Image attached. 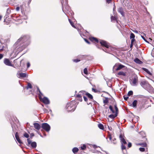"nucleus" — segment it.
I'll list each match as a JSON object with an SVG mask.
<instances>
[{
  "label": "nucleus",
  "mask_w": 154,
  "mask_h": 154,
  "mask_svg": "<svg viewBox=\"0 0 154 154\" xmlns=\"http://www.w3.org/2000/svg\"><path fill=\"white\" fill-rule=\"evenodd\" d=\"M105 51H106V52H108V51H107V50H106Z\"/></svg>",
  "instance_id": "obj_61"
},
{
  "label": "nucleus",
  "mask_w": 154,
  "mask_h": 154,
  "mask_svg": "<svg viewBox=\"0 0 154 154\" xmlns=\"http://www.w3.org/2000/svg\"><path fill=\"white\" fill-rule=\"evenodd\" d=\"M139 133L143 137H145V134L144 131H141Z\"/></svg>",
  "instance_id": "obj_26"
},
{
  "label": "nucleus",
  "mask_w": 154,
  "mask_h": 154,
  "mask_svg": "<svg viewBox=\"0 0 154 154\" xmlns=\"http://www.w3.org/2000/svg\"><path fill=\"white\" fill-rule=\"evenodd\" d=\"M137 100H134L132 104H131L130 105L131 106H132L134 108H136L137 107Z\"/></svg>",
  "instance_id": "obj_15"
},
{
  "label": "nucleus",
  "mask_w": 154,
  "mask_h": 154,
  "mask_svg": "<svg viewBox=\"0 0 154 154\" xmlns=\"http://www.w3.org/2000/svg\"><path fill=\"white\" fill-rule=\"evenodd\" d=\"M114 106L116 110L115 111L113 109L112 107V106H110L109 107V109L112 111V113H116V114L114 115L111 114L109 116V117L112 119H113L117 116V113L118 111V109L116 105V104L114 105Z\"/></svg>",
  "instance_id": "obj_4"
},
{
  "label": "nucleus",
  "mask_w": 154,
  "mask_h": 154,
  "mask_svg": "<svg viewBox=\"0 0 154 154\" xmlns=\"http://www.w3.org/2000/svg\"><path fill=\"white\" fill-rule=\"evenodd\" d=\"M2 18V17L0 15V20Z\"/></svg>",
  "instance_id": "obj_58"
},
{
  "label": "nucleus",
  "mask_w": 154,
  "mask_h": 154,
  "mask_svg": "<svg viewBox=\"0 0 154 154\" xmlns=\"http://www.w3.org/2000/svg\"><path fill=\"white\" fill-rule=\"evenodd\" d=\"M115 9H116V7L115 6H114V7L113 8V11H114V10H115Z\"/></svg>",
  "instance_id": "obj_56"
},
{
  "label": "nucleus",
  "mask_w": 154,
  "mask_h": 154,
  "mask_svg": "<svg viewBox=\"0 0 154 154\" xmlns=\"http://www.w3.org/2000/svg\"><path fill=\"white\" fill-rule=\"evenodd\" d=\"M100 43L102 46H104L107 48H108L110 47L109 44L104 41L100 40Z\"/></svg>",
  "instance_id": "obj_7"
},
{
  "label": "nucleus",
  "mask_w": 154,
  "mask_h": 154,
  "mask_svg": "<svg viewBox=\"0 0 154 154\" xmlns=\"http://www.w3.org/2000/svg\"><path fill=\"white\" fill-rule=\"evenodd\" d=\"M112 0H106V2L108 4Z\"/></svg>",
  "instance_id": "obj_45"
},
{
  "label": "nucleus",
  "mask_w": 154,
  "mask_h": 154,
  "mask_svg": "<svg viewBox=\"0 0 154 154\" xmlns=\"http://www.w3.org/2000/svg\"><path fill=\"white\" fill-rule=\"evenodd\" d=\"M50 111L51 112V110H50Z\"/></svg>",
  "instance_id": "obj_63"
},
{
  "label": "nucleus",
  "mask_w": 154,
  "mask_h": 154,
  "mask_svg": "<svg viewBox=\"0 0 154 154\" xmlns=\"http://www.w3.org/2000/svg\"><path fill=\"white\" fill-rule=\"evenodd\" d=\"M84 72L85 74H88V70L86 68H85L84 69Z\"/></svg>",
  "instance_id": "obj_33"
},
{
  "label": "nucleus",
  "mask_w": 154,
  "mask_h": 154,
  "mask_svg": "<svg viewBox=\"0 0 154 154\" xmlns=\"http://www.w3.org/2000/svg\"><path fill=\"white\" fill-rule=\"evenodd\" d=\"M141 37L146 42H148L145 39V38L143 36L141 35Z\"/></svg>",
  "instance_id": "obj_44"
},
{
  "label": "nucleus",
  "mask_w": 154,
  "mask_h": 154,
  "mask_svg": "<svg viewBox=\"0 0 154 154\" xmlns=\"http://www.w3.org/2000/svg\"><path fill=\"white\" fill-rule=\"evenodd\" d=\"M23 136L24 137L27 138H28L29 137V135L26 133H25L24 134Z\"/></svg>",
  "instance_id": "obj_32"
},
{
  "label": "nucleus",
  "mask_w": 154,
  "mask_h": 154,
  "mask_svg": "<svg viewBox=\"0 0 154 154\" xmlns=\"http://www.w3.org/2000/svg\"><path fill=\"white\" fill-rule=\"evenodd\" d=\"M84 40L86 42H87L88 44H90V43H89V41L88 40H87V39H85V38L84 39Z\"/></svg>",
  "instance_id": "obj_46"
},
{
  "label": "nucleus",
  "mask_w": 154,
  "mask_h": 154,
  "mask_svg": "<svg viewBox=\"0 0 154 154\" xmlns=\"http://www.w3.org/2000/svg\"><path fill=\"white\" fill-rule=\"evenodd\" d=\"M135 37V35H134L133 33H131L130 34V38L131 39H132V38H134Z\"/></svg>",
  "instance_id": "obj_30"
},
{
  "label": "nucleus",
  "mask_w": 154,
  "mask_h": 154,
  "mask_svg": "<svg viewBox=\"0 0 154 154\" xmlns=\"http://www.w3.org/2000/svg\"><path fill=\"white\" fill-rule=\"evenodd\" d=\"M3 57V55L0 54V60Z\"/></svg>",
  "instance_id": "obj_48"
},
{
  "label": "nucleus",
  "mask_w": 154,
  "mask_h": 154,
  "mask_svg": "<svg viewBox=\"0 0 154 154\" xmlns=\"http://www.w3.org/2000/svg\"><path fill=\"white\" fill-rule=\"evenodd\" d=\"M119 138L121 140V142H122V144L124 143L126 144L127 143V142L125 140V139L124 138L122 134H120L119 135Z\"/></svg>",
  "instance_id": "obj_10"
},
{
  "label": "nucleus",
  "mask_w": 154,
  "mask_h": 154,
  "mask_svg": "<svg viewBox=\"0 0 154 154\" xmlns=\"http://www.w3.org/2000/svg\"><path fill=\"white\" fill-rule=\"evenodd\" d=\"M133 44H132L131 43V45H130L131 48L133 46Z\"/></svg>",
  "instance_id": "obj_54"
},
{
  "label": "nucleus",
  "mask_w": 154,
  "mask_h": 154,
  "mask_svg": "<svg viewBox=\"0 0 154 154\" xmlns=\"http://www.w3.org/2000/svg\"><path fill=\"white\" fill-rule=\"evenodd\" d=\"M75 102L73 101H71L68 103L66 106L68 112H73L75 108V106L74 105Z\"/></svg>",
  "instance_id": "obj_2"
},
{
  "label": "nucleus",
  "mask_w": 154,
  "mask_h": 154,
  "mask_svg": "<svg viewBox=\"0 0 154 154\" xmlns=\"http://www.w3.org/2000/svg\"><path fill=\"white\" fill-rule=\"evenodd\" d=\"M131 143H129L128 144V147L130 148L131 146Z\"/></svg>",
  "instance_id": "obj_42"
},
{
  "label": "nucleus",
  "mask_w": 154,
  "mask_h": 154,
  "mask_svg": "<svg viewBox=\"0 0 154 154\" xmlns=\"http://www.w3.org/2000/svg\"><path fill=\"white\" fill-rule=\"evenodd\" d=\"M150 93H154V89L149 84V86L147 87L146 88H145Z\"/></svg>",
  "instance_id": "obj_8"
},
{
  "label": "nucleus",
  "mask_w": 154,
  "mask_h": 154,
  "mask_svg": "<svg viewBox=\"0 0 154 154\" xmlns=\"http://www.w3.org/2000/svg\"><path fill=\"white\" fill-rule=\"evenodd\" d=\"M3 50V47H2V48H0V52H1Z\"/></svg>",
  "instance_id": "obj_49"
},
{
  "label": "nucleus",
  "mask_w": 154,
  "mask_h": 154,
  "mask_svg": "<svg viewBox=\"0 0 154 154\" xmlns=\"http://www.w3.org/2000/svg\"><path fill=\"white\" fill-rule=\"evenodd\" d=\"M79 150L78 149L77 147H75L73 148L72 150V152L73 153H75L77 152Z\"/></svg>",
  "instance_id": "obj_23"
},
{
  "label": "nucleus",
  "mask_w": 154,
  "mask_h": 154,
  "mask_svg": "<svg viewBox=\"0 0 154 154\" xmlns=\"http://www.w3.org/2000/svg\"><path fill=\"white\" fill-rule=\"evenodd\" d=\"M124 67H125L123 65L121 64H120L118 66L117 68L116 69V70H119L121 69L122 68H123Z\"/></svg>",
  "instance_id": "obj_17"
},
{
  "label": "nucleus",
  "mask_w": 154,
  "mask_h": 154,
  "mask_svg": "<svg viewBox=\"0 0 154 154\" xmlns=\"http://www.w3.org/2000/svg\"><path fill=\"white\" fill-rule=\"evenodd\" d=\"M90 39L91 41H95V42H98V40L96 38H95L94 37H91L90 38Z\"/></svg>",
  "instance_id": "obj_18"
},
{
  "label": "nucleus",
  "mask_w": 154,
  "mask_h": 154,
  "mask_svg": "<svg viewBox=\"0 0 154 154\" xmlns=\"http://www.w3.org/2000/svg\"><path fill=\"white\" fill-rule=\"evenodd\" d=\"M83 98L84 100L86 101L88 100L87 98L85 96H83Z\"/></svg>",
  "instance_id": "obj_43"
},
{
  "label": "nucleus",
  "mask_w": 154,
  "mask_h": 154,
  "mask_svg": "<svg viewBox=\"0 0 154 154\" xmlns=\"http://www.w3.org/2000/svg\"><path fill=\"white\" fill-rule=\"evenodd\" d=\"M20 9V7H17L16 8V10L17 11H19Z\"/></svg>",
  "instance_id": "obj_47"
},
{
  "label": "nucleus",
  "mask_w": 154,
  "mask_h": 154,
  "mask_svg": "<svg viewBox=\"0 0 154 154\" xmlns=\"http://www.w3.org/2000/svg\"><path fill=\"white\" fill-rule=\"evenodd\" d=\"M92 90H93L94 91H95V90L94 89V88H92Z\"/></svg>",
  "instance_id": "obj_60"
},
{
  "label": "nucleus",
  "mask_w": 154,
  "mask_h": 154,
  "mask_svg": "<svg viewBox=\"0 0 154 154\" xmlns=\"http://www.w3.org/2000/svg\"><path fill=\"white\" fill-rule=\"evenodd\" d=\"M73 61L75 62H77L80 61V60L78 59H74L73 60Z\"/></svg>",
  "instance_id": "obj_38"
},
{
  "label": "nucleus",
  "mask_w": 154,
  "mask_h": 154,
  "mask_svg": "<svg viewBox=\"0 0 154 154\" xmlns=\"http://www.w3.org/2000/svg\"><path fill=\"white\" fill-rule=\"evenodd\" d=\"M111 21L112 22H115L116 20V19L115 17L111 16Z\"/></svg>",
  "instance_id": "obj_21"
},
{
  "label": "nucleus",
  "mask_w": 154,
  "mask_h": 154,
  "mask_svg": "<svg viewBox=\"0 0 154 154\" xmlns=\"http://www.w3.org/2000/svg\"><path fill=\"white\" fill-rule=\"evenodd\" d=\"M82 149L84 150L86 148V146L84 144L83 146H81V147Z\"/></svg>",
  "instance_id": "obj_34"
},
{
  "label": "nucleus",
  "mask_w": 154,
  "mask_h": 154,
  "mask_svg": "<svg viewBox=\"0 0 154 154\" xmlns=\"http://www.w3.org/2000/svg\"><path fill=\"white\" fill-rule=\"evenodd\" d=\"M69 20L71 26L74 28H75V27L73 25V22H72L69 19Z\"/></svg>",
  "instance_id": "obj_28"
},
{
  "label": "nucleus",
  "mask_w": 154,
  "mask_h": 154,
  "mask_svg": "<svg viewBox=\"0 0 154 154\" xmlns=\"http://www.w3.org/2000/svg\"><path fill=\"white\" fill-rule=\"evenodd\" d=\"M33 125L35 128L37 130H39L41 128L40 125L37 123H35L33 124Z\"/></svg>",
  "instance_id": "obj_13"
},
{
  "label": "nucleus",
  "mask_w": 154,
  "mask_h": 154,
  "mask_svg": "<svg viewBox=\"0 0 154 154\" xmlns=\"http://www.w3.org/2000/svg\"><path fill=\"white\" fill-rule=\"evenodd\" d=\"M115 66H114L113 67V68H115Z\"/></svg>",
  "instance_id": "obj_62"
},
{
  "label": "nucleus",
  "mask_w": 154,
  "mask_h": 154,
  "mask_svg": "<svg viewBox=\"0 0 154 154\" xmlns=\"http://www.w3.org/2000/svg\"><path fill=\"white\" fill-rule=\"evenodd\" d=\"M137 145H140L143 147H146V144L145 143H141L137 144Z\"/></svg>",
  "instance_id": "obj_25"
},
{
  "label": "nucleus",
  "mask_w": 154,
  "mask_h": 154,
  "mask_svg": "<svg viewBox=\"0 0 154 154\" xmlns=\"http://www.w3.org/2000/svg\"><path fill=\"white\" fill-rule=\"evenodd\" d=\"M26 37L24 36L23 38L21 37L19 39L15 44L17 48H18L17 49L18 51H22L24 48H25L28 45H26V43L23 42L25 40Z\"/></svg>",
  "instance_id": "obj_1"
},
{
  "label": "nucleus",
  "mask_w": 154,
  "mask_h": 154,
  "mask_svg": "<svg viewBox=\"0 0 154 154\" xmlns=\"http://www.w3.org/2000/svg\"><path fill=\"white\" fill-rule=\"evenodd\" d=\"M42 128L46 131L48 132L50 129V125L47 123H42Z\"/></svg>",
  "instance_id": "obj_5"
},
{
  "label": "nucleus",
  "mask_w": 154,
  "mask_h": 154,
  "mask_svg": "<svg viewBox=\"0 0 154 154\" xmlns=\"http://www.w3.org/2000/svg\"><path fill=\"white\" fill-rule=\"evenodd\" d=\"M118 12H119L122 16H124V13L123 11V9L122 8H120L119 9Z\"/></svg>",
  "instance_id": "obj_16"
},
{
  "label": "nucleus",
  "mask_w": 154,
  "mask_h": 154,
  "mask_svg": "<svg viewBox=\"0 0 154 154\" xmlns=\"http://www.w3.org/2000/svg\"><path fill=\"white\" fill-rule=\"evenodd\" d=\"M37 90H38L39 93L38 94L39 98L40 101L42 102L43 103L45 104H48L49 103V101L48 99L46 97L42 98V96L43 95L42 94L40 91L39 89L38 88H37Z\"/></svg>",
  "instance_id": "obj_3"
},
{
  "label": "nucleus",
  "mask_w": 154,
  "mask_h": 154,
  "mask_svg": "<svg viewBox=\"0 0 154 154\" xmlns=\"http://www.w3.org/2000/svg\"><path fill=\"white\" fill-rule=\"evenodd\" d=\"M61 3H62V4L63 5V2L62 1H61Z\"/></svg>",
  "instance_id": "obj_59"
},
{
  "label": "nucleus",
  "mask_w": 154,
  "mask_h": 154,
  "mask_svg": "<svg viewBox=\"0 0 154 154\" xmlns=\"http://www.w3.org/2000/svg\"><path fill=\"white\" fill-rule=\"evenodd\" d=\"M17 76L18 78L26 77V75L25 73H17Z\"/></svg>",
  "instance_id": "obj_12"
},
{
  "label": "nucleus",
  "mask_w": 154,
  "mask_h": 154,
  "mask_svg": "<svg viewBox=\"0 0 154 154\" xmlns=\"http://www.w3.org/2000/svg\"><path fill=\"white\" fill-rule=\"evenodd\" d=\"M44 111L45 112H48V110L47 109H44Z\"/></svg>",
  "instance_id": "obj_52"
},
{
  "label": "nucleus",
  "mask_w": 154,
  "mask_h": 154,
  "mask_svg": "<svg viewBox=\"0 0 154 154\" xmlns=\"http://www.w3.org/2000/svg\"><path fill=\"white\" fill-rule=\"evenodd\" d=\"M27 140L28 143L29 144H31V143H32L31 142V141L30 140H29V139H27Z\"/></svg>",
  "instance_id": "obj_40"
},
{
  "label": "nucleus",
  "mask_w": 154,
  "mask_h": 154,
  "mask_svg": "<svg viewBox=\"0 0 154 154\" xmlns=\"http://www.w3.org/2000/svg\"><path fill=\"white\" fill-rule=\"evenodd\" d=\"M4 63L6 65L12 66H13V65L11 63V61L8 59H5L4 60Z\"/></svg>",
  "instance_id": "obj_9"
},
{
  "label": "nucleus",
  "mask_w": 154,
  "mask_h": 154,
  "mask_svg": "<svg viewBox=\"0 0 154 154\" xmlns=\"http://www.w3.org/2000/svg\"><path fill=\"white\" fill-rule=\"evenodd\" d=\"M107 100H105L104 101V103H107Z\"/></svg>",
  "instance_id": "obj_57"
},
{
  "label": "nucleus",
  "mask_w": 154,
  "mask_h": 154,
  "mask_svg": "<svg viewBox=\"0 0 154 154\" xmlns=\"http://www.w3.org/2000/svg\"><path fill=\"white\" fill-rule=\"evenodd\" d=\"M140 85L144 89L147 88L148 86H149V84L145 80L142 81L140 83Z\"/></svg>",
  "instance_id": "obj_6"
},
{
  "label": "nucleus",
  "mask_w": 154,
  "mask_h": 154,
  "mask_svg": "<svg viewBox=\"0 0 154 154\" xmlns=\"http://www.w3.org/2000/svg\"><path fill=\"white\" fill-rule=\"evenodd\" d=\"M31 146L33 148H35L36 147V146H37L36 143L35 142H32L31 143Z\"/></svg>",
  "instance_id": "obj_20"
},
{
  "label": "nucleus",
  "mask_w": 154,
  "mask_h": 154,
  "mask_svg": "<svg viewBox=\"0 0 154 154\" xmlns=\"http://www.w3.org/2000/svg\"><path fill=\"white\" fill-rule=\"evenodd\" d=\"M122 149V150L125 149V146L123 144H122L121 146Z\"/></svg>",
  "instance_id": "obj_37"
},
{
  "label": "nucleus",
  "mask_w": 154,
  "mask_h": 154,
  "mask_svg": "<svg viewBox=\"0 0 154 154\" xmlns=\"http://www.w3.org/2000/svg\"><path fill=\"white\" fill-rule=\"evenodd\" d=\"M98 127L101 129L103 130L104 129V127L103 125L102 124H100L98 125Z\"/></svg>",
  "instance_id": "obj_24"
},
{
  "label": "nucleus",
  "mask_w": 154,
  "mask_h": 154,
  "mask_svg": "<svg viewBox=\"0 0 154 154\" xmlns=\"http://www.w3.org/2000/svg\"><path fill=\"white\" fill-rule=\"evenodd\" d=\"M138 81V79L137 78H134L131 80V84L133 86H135L136 85V83Z\"/></svg>",
  "instance_id": "obj_11"
},
{
  "label": "nucleus",
  "mask_w": 154,
  "mask_h": 154,
  "mask_svg": "<svg viewBox=\"0 0 154 154\" xmlns=\"http://www.w3.org/2000/svg\"><path fill=\"white\" fill-rule=\"evenodd\" d=\"M135 62L138 64H141L142 62L138 58H136L134 60Z\"/></svg>",
  "instance_id": "obj_19"
},
{
  "label": "nucleus",
  "mask_w": 154,
  "mask_h": 154,
  "mask_svg": "<svg viewBox=\"0 0 154 154\" xmlns=\"http://www.w3.org/2000/svg\"><path fill=\"white\" fill-rule=\"evenodd\" d=\"M32 88V85H31L29 83H28L27 85V88Z\"/></svg>",
  "instance_id": "obj_35"
},
{
  "label": "nucleus",
  "mask_w": 154,
  "mask_h": 154,
  "mask_svg": "<svg viewBox=\"0 0 154 154\" xmlns=\"http://www.w3.org/2000/svg\"><path fill=\"white\" fill-rule=\"evenodd\" d=\"M30 66V64L29 63H27V67L28 68Z\"/></svg>",
  "instance_id": "obj_50"
},
{
  "label": "nucleus",
  "mask_w": 154,
  "mask_h": 154,
  "mask_svg": "<svg viewBox=\"0 0 154 154\" xmlns=\"http://www.w3.org/2000/svg\"><path fill=\"white\" fill-rule=\"evenodd\" d=\"M118 74L119 75H122L123 76H125L126 75L125 73L123 72H119L118 73Z\"/></svg>",
  "instance_id": "obj_22"
},
{
  "label": "nucleus",
  "mask_w": 154,
  "mask_h": 154,
  "mask_svg": "<svg viewBox=\"0 0 154 154\" xmlns=\"http://www.w3.org/2000/svg\"><path fill=\"white\" fill-rule=\"evenodd\" d=\"M135 40V39L134 38H133L131 40V43L132 44H133Z\"/></svg>",
  "instance_id": "obj_41"
},
{
  "label": "nucleus",
  "mask_w": 154,
  "mask_h": 154,
  "mask_svg": "<svg viewBox=\"0 0 154 154\" xmlns=\"http://www.w3.org/2000/svg\"><path fill=\"white\" fill-rule=\"evenodd\" d=\"M77 97H78V98H79V100H80V101H82V96H81V95L79 94L77 95Z\"/></svg>",
  "instance_id": "obj_31"
},
{
  "label": "nucleus",
  "mask_w": 154,
  "mask_h": 154,
  "mask_svg": "<svg viewBox=\"0 0 154 154\" xmlns=\"http://www.w3.org/2000/svg\"><path fill=\"white\" fill-rule=\"evenodd\" d=\"M139 149L140 150V151L141 152H142L144 151L145 150L144 148H141V147Z\"/></svg>",
  "instance_id": "obj_36"
},
{
  "label": "nucleus",
  "mask_w": 154,
  "mask_h": 154,
  "mask_svg": "<svg viewBox=\"0 0 154 154\" xmlns=\"http://www.w3.org/2000/svg\"><path fill=\"white\" fill-rule=\"evenodd\" d=\"M133 94V92L132 91H130L128 92V93L127 96H130L131 95H132Z\"/></svg>",
  "instance_id": "obj_29"
},
{
  "label": "nucleus",
  "mask_w": 154,
  "mask_h": 154,
  "mask_svg": "<svg viewBox=\"0 0 154 154\" xmlns=\"http://www.w3.org/2000/svg\"><path fill=\"white\" fill-rule=\"evenodd\" d=\"M146 72H147V73H148L150 75H151V72L148 70H147V71H146Z\"/></svg>",
  "instance_id": "obj_51"
},
{
  "label": "nucleus",
  "mask_w": 154,
  "mask_h": 154,
  "mask_svg": "<svg viewBox=\"0 0 154 154\" xmlns=\"http://www.w3.org/2000/svg\"><path fill=\"white\" fill-rule=\"evenodd\" d=\"M15 138H16V140L17 141V142L20 143H22V141L20 140V139L19 138L18 133L17 132H16L15 134Z\"/></svg>",
  "instance_id": "obj_14"
},
{
  "label": "nucleus",
  "mask_w": 154,
  "mask_h": 154,
  "mask_svg": "<svg viewBox=\"0 0 154 154\" xmlns=\"http://www.w3.org/2000/svg\"><path fill=\"white\" fill-rule=\"evenodd\" d=\"M124 98L125 100H127L128 98V96H124Z\"/></svg>",
  "instance_id": "obj_39"
},
{
  "label": "nucleus",
  "mask_w": 154,
  "mask_h": 154,
  "mask_svg": "<svg viewBox=\"0 0 154 154\" xmlns=\"http://www.w3.org/2000/svg\"><path fill=\"white\" fill-rule=\"evenodd\" d=\"M97 146H95V145H94V148H97Z\"/></svg>",
  "instance_id": "obj_55"
},
{
  "label": "nucleus",
  "mask_w": 154,
  "mask_h": 154,
  "mask_svg": "<svg viewBox=\"0 0 154 154\" xmlns=\"http://www.w3.org/2000/svg\"><path fill=\"white\" fill-rule=\"evenodd\" d=\"M134 32L137 33H138V31L137 30H134Z\"/></svg>",
  "instance_id": "obj_53"
},
{
  "label": "nucleus",
  "mask_w": 154,
  "mask_h": 154,
  "mask_svg": "<svg viewBox=\"0 0 154 154\" xmlns=\"http://www.w3.org/2000/svg\"><path fill=\"white\" fill-rule=\"evenodd\" d=\"M109 139H110V140H111V137H109Z\"/></svg>",
  "instance_id": "obj_64"
},
{
  "label": "nucleus",
  "mask_w": 154,
  "mask_h": 154,
  "mask_svg": "<svg viewBox=\"0 0 154 154\" xmlns=\"http://www.w3.org/2000/svg\"><path fill=\"white\" fill-rule=\"evenodd\" d=\"M86 95L88 97L91 99H92L93 98V96H92L90 94L87 93H86Z\"/></svg>",
  "instance_id": "obj_27"
}]
</instances>
